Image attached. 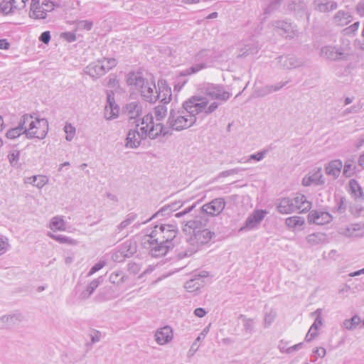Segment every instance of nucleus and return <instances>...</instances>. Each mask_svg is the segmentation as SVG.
Here are the masks:
<instances>
[{
  "label": "nucleus",
  "instance_id": "nucleus-62",
  "mask_svg": "<svg viewBox=\"0 0 364 364\" xmlns=\"http://www.w3.org/2000/svg\"><path fill=\"white\" fill-rule=\"evenodd\" d=\"M128 257L127 256H124V254L121 252V250L119 249L116 252H114L112 255V259L117 262H121L124 260L125 258Z\"/></svg>",
  "mask_w": 364,
  "mask_h": 364
},
{
  "label": "nucleus",
  "instance_id": "nucleus-57",
  "mask_svg": "<svg viewBox=\"0 0 364 364\" xmlns=\"http://www.w3.org/2000/svg\"><path fill=\"white\" fill-rule=\"evenodd\" d=\"M33 118V115L25 114L20 119L18 126L23 128V130L26 129L28 127V124L30 122L31 119Z\"/></svg>",
  "mask_w": 364,
  "mask_h": 364
},
{
  "label": "nucleus",
  "instance_id": "nucleus-11",
  "mask_svg": "<svg viewBox=\"0 0 364 364\" xmlns=\"http://www.w3.org/2000/svg\"><path fill=\"white\" fill-rule=\"evenodd\" d=\"M225 205V201L223 198H218L211 202L203 205L200 208V217L204 218L205 215H217L223 211Z\"/></svg>",
  "mask_w": 364,
  "mask_h": 364
},
{
  "label": "nucleus",
  "instance_id": "nucleus-41",
  "mask_svg": "<svg viewBox=\"0 0 364 364\" xmlns=\"http://www.w3.org/2000/svg\"><path fill=\"white\" fill-rule=\"evenodd\" d=\"M25 132L26 130H23V128L18 125L16 127L8 130L6 136L9 139H15L25 134Z\"/></svg>",
  "mask_w": 364,
  "mask_h": 364
},
{
  "label": "nucleus",
  "instance_id": "nucleus-64",
  "mask_svg": "<svg viewBox=\"0 0 364 364\" xmlns=\"http://www.w3.org/2000/svg\"><path fill=\"white\" fill-rule=\"evenodd\" d=\"M360 26V23L358 21L355 22L351 26L346 28L344 29V32L346 34H351L354 33L356 31H358Z\"/></svg>",
  "mask_w": 364,
  "mask_h": 364
},
{
  "label": "nucleus",
  "instance_id": "nucleus-53",
  "mask_svg": "<svg viewBox=\"0 0 364 364\" xmlns=\"http://www.w3.org/2000/svg\"><path fill=\"white\" fill-rule=\"evenodd\" d=\"M166 108L165 105H159L154 108V115L156 120H161L166 115Z\"/></svg>",
  "mask_w": 364,
  "mask_h": 364
},
{
  "label": "nucleus",
  "instance_id": "nucleus-12",
  "mask_svg": "<svg viewBox=\"0 0 364 364\" xmlns=\"http://www.w3.org/2000/svg\"><path fill=\"white\" fill-rule=\"evenodd\" d=\"M208 276L206 272H202L199 274H194L184 284V288L188 292H195L198 291L205 285L204 279Z\"/></svg>",
  "mask_w": 364,
  "mask_h": 364
},
{
  "label": "nucleus",
  "instance_id": "nucleus-18",
  "mask_svg": "<svg viewBox=\"0 0 364 364\" xmlns=\"http://www.w3.org/2000/svg\"><path fill=\"white\" fill-rule=\"evenodd\" d=\"M173 338V331L170 326H164L158 329L155 333V340L159 345H165Z\"/></svg>",
  "mask_w": 364,
  "mask_h": 364
},
{
  "label": "nucleus",
  "instance_id": "nucleus-28",
  "mask_svg": "<svg viewBox=\"0 0 364 364\" xmlns=\"http://www.w3.org/2000/svg\"><path fill=\"white\" fill-rule=\"evenodd\" d=\"M343 164L341 160H333L330 161L326 166V173L336 178L339 176Z\"/></svg>",
  "mask_w": 364,
  "mask_h": 364
},
{
  "label": "nucleus",
  "instance_id": "nucleus-13",
  "mask_svg": "<svg viewBox=\"0 0 364 364\" xmlns=\"http://www.w3.org/2000/svg\"><path fill=\"white\" fill-rule=\"evenodd\" d=\"M267 212L263 210H257L253 212L246 219L245 225L240 228V231L250 230L257 228L264 219Z\"/></svg>",
  "mask_w": 364,
  "mask_h": 364
},
{
  "label": "nucleus",
  "instance_id": "nucleus-61",
  "mask_svg": "<svg viewBox=\"0 0 364 364\" xmlns=\"http://www.w3.org/2000/svg\"><path fill=\"white\" fill-rule=\"evenodd\" d=\"M218 105H219L218 102H213L208 107H205L203 113H204L205 115H209L217 109Z\"/></svg>",
  "mask_w": 364,
  "mask_h": 364
},
{
  "label": "nucleus",
  "instance_id": "nucleus-43",
  "mask_svg": "<svg viewBox=\"0 0 364 364\" xmlns=\"http://www.w3.org/2000/svg\"><path fill=\"white\" fill-rule=\"evenodd\" d=\"M350 188L355 198H363V193L358 183L353 179L349 182Z\"/></svg>",
  "mask_w": 364,
  "mask_h": 364
},
{
  "label": "nucleus",
  "instance_id": "nucleus-50",
  "mask_svg": "<svg viewBox=\"0 0 364 364\" xmlns=\"http://www.w3.org/2000/svg\"><path fill=\"white\" fill-rule=\"evenodd\" d=\"M64 132L66 134L65 139L68 141H70L73 140L75 135V127H73L70 123L66 122L65 125L64 127Z\"/></svg>",
  "mask_w": 364,
  "mask_h": 364
},
{
  "label": "nucleus",
  "instance_id": "nucleus-58",
  "mask_svg": "<svg viewBox=\"0 0 364 364\" xmlns=\"http://www.w3.org/2000/svg\"><path fill=\"white\" fill-rule=\"evenodd\" d=\"M245 170H246V168H232L230 170L222 171L221 173H220L219 177L225 178V177H227V176H231L233 174H237V173H240V171H243Z\"/></svg>",
  "mask_w": 364,
  "mask_h": 364
},
{
  "label": "nucleus",
  "instance_id": "nucleus-59",
  "mask_svg": "<svg viewBox=\"0 0 364 364\" xmlns=\"http://www.w3.org/2000/svg\"><path fill=\"white\" fill-rule=\"evenodd\" d=\"M266 153H267L266 151H259V152H257L256 154H252L245 161V162H249L251 160H255V161H262L264 158V156L266 155Z\"/></svg>",
  "mask_w": 364,
  "mask_h": 364
},
{
  "label": "nucleus",
  "instance_id": "nucleus-22",
  "mask_svg": "<svg viewBox=\"0 0 364 364\" xmlns=\"http://www.w3.org/2000/svg\"><path fill=\"white\" fill-rule=\"evenodd\" d=\"M141 140L143 139L141 138V135L136 128L130 129L126 139V146L132 149L137 148L140 146Z\"/></svg>",
  "mask_w": 364,
  "mask_h": 364
},
{
  "label": "nucleus",
  "instance_id": "nucleus-19",
  "mask_svg": "<svg viewBox=\"0 0 364 364\" xmlns=\"http://www.w3.org/2000/svg\"><path fill=\"white\" fill-rule=\"evenodd\" d=\"M339 234L349 237H362L364 236V229L359 224H352L346 228H341Z\"/></svg>",
  "mask_w": 364,
  "mask_h": 364
},
{
  "label": "nucleus",
  "instance_id": "nucleus-32",
  "mask_svg": "<svg viewBox=\"0 0 364 364\" xmlns=\"http://www.w3.org/2000/svg\"><path fill=\"white\" fill-rule=\"evenodd\" d=\"M307 242L311 245H317L327 242L326 234L322 232H316L309 235L306 237Z\"/></svg>",
  "mask_w": 364,
  "mask_h": 364
},
{
  "label": "nucleus",
  "instance_id": "nucleus-25",
  "mask_svg": "<svg viewBox=\"0 0 364 364\" xmlns=\"http://www.w3.org/2000/svg\"><path fill=\"white\" fill-rule=\"evenodd\" d=\"M158 86L159 88H157V92L156 95H159L158 100H159L164 105L169 103L172 96L171 88L163 82H161V85H160L159 82H158Z\"/></svg>",
  "mask_w": 364,
  "mask_h": 364
},
{
  "label": "nucleus",
  "instance_id": "nucleus-9",
  "mask_svg": "<svg viewBox=\"0 0 364 364\" xmlns=\"http://www.w3.org/2000/svg\"><path fill=\"white\" fill-rule=\"evenodd\" d=\"M202 92L211 100L227 101L231 94L224 89V86L218 84L205 83L201 87Z\"/></svg>",
  "mask_w": 364,
  "mask_h": 364
},
{
  "label": "nucleus",
  "instance_id": "nucleus-2",
  "mask_svg": "<svg viewBox=\"0 0 364 364\" xmlns=\"http://www.w3.org/2000/svg\"><path fill=\"white\" fill-rule=\"evenodd\" d=\"M207 222V218L196 217L195 219L188 220L186 223L183 230L190 233L192 232L191 235L187 240L191 247L178 252V255L180 258L191 256L198 251L201 247L207 245L215 235L213 232L205 228Z\"/></svg>",
  "mask_w": 364,
  "mask_h": 364
},
{
  "label": "nucleus",
  "instance_id": "nucleus-55",
  "mask_svg": "<svg viewBox=\"0 0 364 364\" xmlns=\"http://www.w3.org/2000/svg\"><path fill=\"white\" fill-rule=\"evenodd\" d=\"M92 26H93V23H92V21H91L83 20V21H79L76 23V27L77 29H80V30L85 29L87 31H90L92 28Z\"/></svg>",
  "mask_w": 364,
  "mask_h": 364
},
{
  "label": "nucleus",
  "instance_id": "nucleus-45",
  "mask_svg": "<svg viewBox=\"0 0 364 364\" xmlns=\"http://www.w3.org/2000/svg\"><path fill=\"white\" fill-rule=\"evenodd\" d=\"M288 8L289 10L299 12L304 11L306 6L304 1H291L288 5Z\"/></svg>",
  "mask_w": 364,
  "mask_h": 364
},
{
  "label": "nucleus",
  "instance_id": "nucleus-31",
  "mask_svg": "<svg viewBox=\"0 0 364 364\" xmlns=\"http://www.w3.org/2000/svg\"><path fill=\"white\" fill-rule=\"evenodd\" d=\"M119 249L121 250V252L124 254V256L130 257L136 252V242L133 239L127 240L122 244Z\"/></svg>",
  "mask_w": 364,
  "mask_h": 364
},
{
  "label": "nucleus",
  "instance_id": "nucleus-36",
  "mask_svg": "<svg viewBox=\"0 0 364 364\" xmlns=\"http://www.w3.org/2000/svg\"><path fill=\"white\" fill-rule=\"evenodd\" d=\"M48 180L43 176H33L27 178L26 183H31L38 188H41L44 186Z\"/></svg>",
  "mask_w": 364,
  "mask_h": 364
},
{
  "label": "nucleus",
  "instance_id": "nucleus-23",
  "mask_svg": "<svg viewBox=\"0 0 364 364\" xmlns=\"http://www.w3.org/2000/svg\"><path fill=\"white\" fill-rule=\"evenodd\" d=\"M22 316L20 314L5 315L0 317V328H10L21 321Z\"/></svg>",
  "mask_w": 364,
  "mask_h": 364
},
{
  "label": "nucleus",
  "instance_id": "nucleus-44",
  "mask_svg": "<svg viewBox=\"0 0 364 364\" xmlns=\"http://www.w3.org/2000/svg\"><path fill=\"white\" fill-rule=\"evenodd\" d=\"M240 318H242L243 327L245 333L249 334L252 333L255 326L254 319L246 318L244 315H240Z\"/></svg>",
  "mask_w": 364,
  "mask_h": 364
},
{
  "label": "nucleus",
  "instance_id": "nucleus-10",
  "mask_svg": "<svg viewBox=\"0 0 364 364\" xmlns=\"http://www.w3.org/2000/svg\"><path fill=\"white\" fill-rule=\"evenodd\" d=\"M320 55L329 60H342L346 59L348 53L346 49L336 46H325L320 50Z\"/></svg>",
  "mask_w": 364,
  "mask_h": 364
},
{
  "label": "nucleus",
  "instance_id": "nucleus-35",
  "mask_svg": "<svg viewBox=\"0 0 364 364\" xmlns=\"http://www.w3.org/2000/svg\"><path fill=\"white\" fill-rule=\"evenodd\" d=\"M178 207H179L178 203H173L171 204L165 205V206L162 207L154 215H153L152 217L151 218H149V220L156 218L159 215H162V216L167 215L170 214L171 212L176 210L178 208Z\"/></svg>",
  "mask_w": 364,
  "mask_h": 364
},
{
  "label": "nucleus",
  "instance_id": "nucleus-38",
  "mask_svg": "<svg viewBox=\"0 0 364 364\" xmlns=\"http://www.w3.org/2000/svg\"><path fill=\"white\" fill-rule=\"evenodd\" d=\"M136 218V214L134 213H129L126 218L117 227L116 232H119L122 230L127 228L131 225Z\"/></svg>",
  "mask_w": 364,
  "mask_h": 364
},
{
  "label": "nucleus",
  "instance_id": "nucleus-17",
  "mask_svg": "<svg viewBox=\"0 0 364 364\" xmlns=\"http://www.w3.org/2000/svg\"><path fill=\"white\" fill-rule=\"evenodd\" d=\"M325 183L321 168H316L305 176L302 180V184L304 186H309L312 184L322 185Z\"/></svg>",
  "mask_w": 364,
  "mask_h": 364
},
{
  "label": "nucleus",
  "instance_id": "nucleus-54",
  "mask_svg": "<svg viewBox=\"0 0 364 364\" xmlns=\"http://www.w3.org/2000/svg\"><path fill=\"white\" fill-rule=\"evenodd\" d=\"M334 210L338 213H343L346 210V200L344 198L341 197L336 199V205Z\"/></svg>",
  "mask_w": 364,
  "mask_h": 364
},
{
  "label": "nucleus",
  "instance_id": "nucleus-37",
  "mask_svg": "<svg viewBox=\"0 0 364 364\" xmlns=\"http://www.w3.org/2000/svg\"><path fill=\"white\" fill-rule=\"evenodd\" d=\"M277 316V312L272 309H267L265 307V312L264 316V328L269 327L274 322Z\"/></svg>",
  "mask_w": 364,
  "mask_h": 364
},
{
  "label": "nucleus",
  "instance_id": "nucleus-3",
  "mask_svg": "<svg viewBox=\"0 0 364 364\" xmlns=\"http://www.w3.org/2000/svg\"><path fill=\"white\" fill-rule=\"evenodd\" d=\"M127 83L131 90L139 92L146 102L154 103L159 100L157 88L153 80L145 79L141 73H130L127 77Z\"/></svg>",
  "mask_w": 364,
  "mask_h": 364
},
{
  "label": "nucleus",
  "instance_id": "nucleus-14",
  "mask_svg": "<svg viewBox=\"0 0 364 364\" xmlns=\"http://www.w3.org/2000/svg\"><path fill=\"white\" fill-rule=\"evenodd\" d=\"M272 26L275 28L279 33L284 37L292 38L295 35V29L291 23L285 21L277 20L272 22Z\"/></svg>",
  "mask_w": 364,
  "mask_h": 364
},
{
  "label": "nucleus",
  "instance_id": "nucleus-21",
  "mask_svg": "<svg viewBox=\"0 0 364 364\" xmlns=\"http://www.w3.org/2000/svg\"><path fill=\"white\" fill-rule=\"evenodd\" d=\"M291 200L294 204V206H295V212H306L309 210L311 207V203L306 200V198L304 195L301 193H297L294 198H291Z\"/></svg>",
  "mask_w": 364,
  "mask_h": 364
},
{
  "label": "nucleus",
  "instance_id": "nucleus-1",
  "mask_svg": "<svg viewBox=\"0 0 364 364\" xmlns=\"http://www.w3.org/2000/svg\"><path fill=\"white\" fill-rule=\"evenodd\" d=\"M178 233V228L175 223L157 224L146 235L147 240L144 243L152 257L164 256L177 243Z\"/></svg>",
  "mask_w": 364,
  "mask_h": 364
},
{
  "label": "nucleus",
  "instance_id": "nucleus-40",
  "mask_svg": "<svg viewBox=\"0 0 364 364\" xmlns=\"http://www.w3.org/2000/svg\"><path fill=\"white\" fill-rule=\"evenodd\" d=\"M48 236L61 244L76 245L77 243L75 240L62 235H55L51 232H48Z\"/></svg>",
  "mask_w": 364,
  "mask_h": 364
},
{
  "label": "nucleus",
  "instance_id": "nucleus-6",
  "mask_svg": "<svg viewBox=\"0 0 364 364\" xmlns=\"http://www.w3.org/2000/svg\"><path fill=\"white\" fill-rule=\"evenodd\" d=\"M25 130V136H23V138L43 139L46 137L48 131V122L45 118H36L34 119L33 117Z\"/></svg>",
  "mask_w": 364,
  "mask_h": 364
},
{
  "label": "nucleus",
  "instance_id": "nucleus-20",
  "mask_svg": "<svg viewBox=\"0 0 364 364\" xmlns=\"http://www.w3.org/2000/svg\"><path fill=\"white\" fill-rule=\"evenodd\" d=\"M85 73L92 78H98L105 74V67L100 60L89 64L84 69Z\"/></svg>",
  "mask_w": 364,
  "mask_h": 364
},
{
  "label": "nucleus",
  "instance_id": "nucleus-52",
  "mask_svg": "<svg viewBox=\"0 0 364 364\" xmlns=\"http://www.w3.org/2000/svg\"><path fill=\"white\" fill-rule=\"evenodd\" d=\"M343 175L346 177H350L354 173L353 161H346L343 166Z\"/></svg>",
  "mask_w": 364,
  "mask_h": 364
},
{
  "label": "nucleus",
  "instance_id": "nucleus-49",
  "mask_svg": "<svg viewBox=\"0 0 364 364\" xmlns=\"http://www.w3.org/2000/svg\"><path fill=\"white\" fill-rule=\"evenodd\" d=\"M125 276L122 272L118 271L112 272L109 276V281L112 284H119L124 282Z\"/></svg>",
  "mask_w": 364,
  "mask_h": 364
},
{
  "label": "nucleus",
  "instance_id": "nucleus-51",
  "mask_svg": "<svg viewBox=\"0 0 364 364\" xmlns=\"http://www.w3.org/2000/svg\"><path fill=\"white\" fill-rule=\"evenodd\" d=\"M101 62V64H102L105 67V73L115 67L117 64V62L115 58H103L102 60H100Z\"/></svg>",
  "mask_w": 364,
  "mask_h": 364
},
{
  "label": "nucleus",
  "instance_id": "nucleus-16",
  "mask_svg": "<svg viewBox=\"0 0 364 364\" xmlns=\"http://www.w3.org/2000/svg\"><path fill=\"white\" fill-rule=\"evenodd\" d=\"M123 113L129 120H136L142 114V105L139 101L129 102L123 107Z\"/></svg>",
  "mask_w": 364,
  "mask_h": 364
},
{
  "label": "nucleus",
  "instance_id": "nucleus-26",
  "mask_svg": "<svg viewBox=\"0 0 364 364\" xmlns=\"http://www.w3.org/2000/svg\"><path fill=\"white\" fill-rule=\"evenodd\" d=\"M279 63L286 69H293L302 65V62L294 56H280Z\"/></svg>",
  "mask_w": 364,
  "mask_h": 364
},
{
  "label": "nucleus",
  "instance_id": "nucleus-60",
  "mask_svg": "<svg viewBox=\"0 0 364 364\" xmlns=\"http://www.w3.org/2000/svg\"><path fill=\"white\" fill-rule=\"evenodd\" d=\"M282 1V0H270L269 5L265 9L264 13L270 14L271 12H272Z\"/></svg>",
  "mask_w": 364,
  "mask_h": 364
},
{
  "label": "nucleus",
  "instance_id": "nucleus-63",
  "mask_svg": "<svg viewBox=\"0 0 364 364\" xmlns=\"http://www.w3.org/2000/svg\"><path fill=\"white\" fill-rule=\"evenodd\" d=\"M105 261H100L97 263H96L94 266L92 267L90 269L88 275H92L94 273L97 272V271L100 270L102 268H103L105 265Z\"/></svg>",
  "mask_w": 364,
  "mask_h": 364
},
{
  "label": "nucleus",
  "instance_id": "nucleus-24",
  "mask_svg": "<svg viewBox=\"0 0 364 364\" xmlns=\"http://www.w3.org/2000/svg\"><path fill=\"white\" fill-rule=\"evenodd\" d=\"M314 9L320 12H329L337 9L338 4L334 1L314 0Z\"/></svg>",
  "mask_w": 364,
  "mask_h": 364
},
{
  "label": "nucleus",
  "instance_id": "nucleus-48",
  "mask_svg": "<svg viewBox=\"0 0 364 364\" xmlns=\"http://www.w3.org/2000/svg\"><path fill=\"white\" fill-rule=\"evenodd\" d=\"M271 93L270 85H267L263 87H257L254 91V96L255 97H264Z\"/></svg>",
  "mask_w": 364,
  "mask_h": 364
},
{
  "label": "nucleus",
  "instance_id": "nucleus-56",
  "mask_svg": "<svg viewBox=\"0 0 364 364\" xmlns=\"http://www.w3.org/2000/svg\"><path fill=\"white\" fill-rule=\"evenodd\" d=\"M19 156L20 153L17 150H14L9 154L8 159L11 166H14L17 164Z\"/></svg>",
  "mask_w": 364,
  "mask_h": 364
},
{
  "label": "nucleus",
  "instance_id": "nucleus-5",
  "mask_svg": "<svg viewBox=\"0 0 364 364\" xmlns=\"http://www.w3.org/2000/svg\"><path fill=\"white\" fill-rule=\"evenodd\" d=\"M196 118L188 117L184 109L181 107L177 109H172L168 119L169 127L173 130L181 131L195 124Z\"/></svg>",
  "mask_w": 364,
  "mask_h": 364
},
{
  "label": "nucleus",
  "instance_id": "nucleus-27",
  "mask_svg": "<svg viewBox=\"0 0 364 364\" xmlns=\"http://www.w3.org/2000/svg\"><path fill=\"white\" fill-rule=\"evenodd\" d=\"M294 204L291 198H283L279 199V203L277 205V208L279 213L282 214H290L294 211Z\"/></svg>",
  "mask_w": 364,
  "mask_h": 364
},
{
  "label": "nucleus",
  "instance_id": "nucleus-15",
  "mask_svg": "<svg viewBox=\"0 0 364 364\" xmlns=\"http://www.w3.org/2000/svg\"><path fill=\"white\" fill-rule=\"evenodd\" d=\"M332 219V215L325 211L311 210L308 215L309 222L318 225L327 224L330 223Z\"/></svg>",
  "mask_w": 364,
  "mask_h": 364
},
{
  "label": "nucleus",
  "instance_id": "nucleus-39",
  "mask_svg": "<svg viewBox=\"0 0 364 364\" xmlns=\"http://www.w3.org/2000/svg\"><path fill=\"white\" fill-rule=\"evenodd\" d=\"M304 223V219L299 216H292L287 218L285 220V224L289 228H295L303 225Z\"/></svg>",
  "mask_w": 364,
  "mask_h": 364
},
{
  "label": "nucleus",
  "instance_id": "nucleus-33",
  "mask_svg": "<svg viewBox=\"0 0 364 364\" xmlns=\"http://www.w3.org/2000/svg\"><path fill=\"white\" fill-rule=\"evenodd\" d=\"M18 4V0H3L0 3V11L7 15L14 11V9H18V6H16Z\"/></svg>",
  "mask_w": 364,
  "mask_h": 364
},
{
  "label": "nucleus",
  "instance_id": "nucleus-47",
  "mask_svg": "<svg viewBox=\"0 0 364 364\" xmlns=\"http://www.w3.org/2000/svg\"><path fill=\"white\" fill-rule=\"evenodd\" d=\"M360 318L358 316H353L350 319H346L343 321V326L348 330H352L356 328L360 323Z\"/></svg>",
  "mask_w": 364,
  "mask_h": 364
},
{
  "label": "nucleus",
  "instance_id": "nucleus-4",
  "mask_svg": "<svg viewBox=\"0 0 364 364\" xmlns=\"http://www.w3.org/2000/svg\"><path fill=\"white\" fill-rule=\"evenodd\" d=\"M136 129L141 135V138L145 139L149 138L154 139L160 135L166 136L169 134L168 128L161 123H154L152 115L146 114L142 119L140 124H136Z\"/></svg>",
  "mask_w": 364,
  "mask_h": 364
},
{
  "label": "nucleus",
  "instance_id": "nucleus-34",
  "mask_svg": "<svg viewBox=\"0 0 364 364\" xmlns=\"http://www.w3.org/2000/svg\"><path fill=\"white\" fill-rule=\"evenodd\" d=\"M50 228L53 231H64L66 229L65 222L61 216L53 217L50 223Z\"/></svg>",
  "mask_w": 364,
  "mask_h": 364
},
{
  "label": "nucleus",
  "instance_id": "nucleus-29",
  "mask_svg": "<svg viewBox=\"0 0 364 364\" xmlns=\"http://www.w3.org/2000/svg\"><path fill=\"white\" fill-rule=\"evenodd\" d=\"M352 18L348 12L340 10L334 15L333 21L336 26H344L351 22Z\"/></svg>",
  "mask_w": 364,
  "mask_h": 364
},
{
  "label": "nucleus",
  "instance_id": "nucleus-46",
  "mask_svg": "<svg viewBox=\"0 0 364 364\" xmlns=\"http://www.w3.org/2000/svg\"><path fill=\"white\" fill-rule=\"evenodd\" d=\"M29 16L35 19H45L47 16V12L43 6H40V8L36 9L35 11L30 9Z\"/></svg>",
  "mask_w": 364,
  "mask_h": 364
},
{
  "label": "nucleus",
  "instance_id": "nucleus-30",
  "mask_svg": "<svg viewBox=\"0 0 364 364\" xmlns=\"http://www.w3.org/2000/svg\"><path fill=\"white\" fill-rule=\"evenodd\" d=\"M103 279L102 277H100L94 280H92L86 287V289L82 291L79 296L80 299L85 300L88 299L95 291V290L99 287V285L102 282Z\"/></svg>",
  "mask_w": 364,
  "mask_h": 364
},
{
  "label": "nucleus",
  "instance_id": "nucleus-7",
  "mask_svg": "<svg viewBox=\"0 0 364 364\" xmlns=\"http://www.w3.org/2000/svg\"><path fill=\"white\" fill-rule=\"evenodd\" d=\"M215 58V52L210 49H202L198 52L196 55V60L197 61H203L200 63H197L191 67L186 68V70L181 72V76H186L192 74H195L198 71L207 68V65L205 62H212Z\"/></svg>",
  "mask_w": 364,
  "mask_h": 364
},
{
  "label": "nucleus",
  "instance_id": "nucleus-42",
  "mask_svg": "<svg viewBox=\"0 0 364 364\" xmlns=\"http://www.w3.org/2000/svg\"><path fill=\"white\" fill-rule=\"evenodd\" d=\"M119 107L113 106H105V117L107 120H111L118 117Z\"/></svg>",
  "mask_w": 364,
  "mask_h": 364
},
{
  "label": "nucleus",
  "instance_id": "nucleus-8",
  "mask_svg": "<svg viewBox=\"0 0 364 364\" xmlns=\"http://www.w3.org/2000/svg\"><path fill=\"white\" fill-rule=\"evenodd\" d=\"M208 101L206 97L194 95L184 101L182 108L185 112L191 118H196V115L203 113L208 105Z\"/></svg>",
  "mask_w": 364,
  "mask_h": 364
}]
</instances>
